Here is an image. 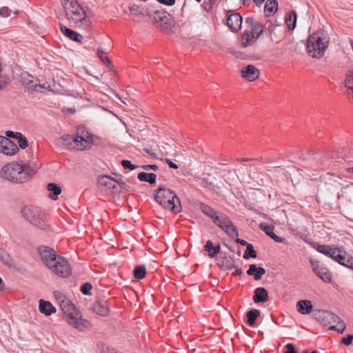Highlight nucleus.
<instances>
[{
  "label": "nucleus",
  "instance_id": "nucleus-1",
  "mask_svg": "<svg viewBox=\"0 0 353 353\" xmlns=\"http://www.w3.org/2000/svg\"><path fill=\"white\" fill-rule=\"evenodd\" d=\"M37 163L33 161H14L4 165L0 170V178L12 183L28 181L38 171Z\"/></svg>",
  "mask_w": 353,
  "mask_h": 353
},
{
  "label": "nucleus",
  "instance_id": "nucleus-2",
  "mask_svg": "<svg viewBox=\"0 0 353 353\" xmlns=\"http://www.w3.org/2000/svg\"><path fill=\"white\" fill-rule=\"evenodd\" d=\"M100 141L99 137L91 133L89 130L83 126H79L74 137L64 134L59 138V143L66 149L83 151L90 149L94 144H98Z\"/></svg>",
  "mask_w": 353,
  "mask_h": 353
},
{
  "label": "nucleus",
  "instance_id": "nucleus-3",
  "mask_svg": "<svg viewBox=\"0 0 353 353\" xmlns=\"http://www.w3.org/2000/svg\"><path fill=\"white\" fill-rule=\"evenodd\" d=\"M41 261L52 272L61 277H68L72 272L68 261L49 247L42 245L39 248Z\"/></svg>",
  "mask_w": 353,
  "mask_h": 353
},
{
  "label": "nucleus",
  "instance_id": "nucleus-4",
  "mask_svg": "<svg viewBox=\"0 0 353 353\" xmlns=\"http://www.w3.org/2000/svg\"><path fill=\"white\" fill-rule=\"evenodd\" d=\"M70 24L89 32L92 27L91 17L86 14L77 0H61Z\"/></svg>",
  "mask_w": 353,
  "mask_h": 353
},
{
  "label": "nucleus",
  "instance_id": "nucleus-5",
  "mask_svg": "<svg viewBox=\"0 0 353 353\" xmlns=\"http://www.w3.org/2000/svg\"><path fill=\"white\" fill-rule=\"evenodd\" d=\"M59 306L69 325L79 331L90 330L92 327L91 323L86 319H82L80 312L77 311L74 305L68 299H66L65 301H61Z\"/></svg>",
  "mask_w": 353,
  "mask_h": 353
},
{
  "label": "nucleus",
  "instance_id": "nucleus-6",
  "mask_svg": "<svg viewBox=\"0 0 353 353\" xmlns=\"http://www.w3.org/2000/svg\"><path fill=\"white\" fill-rule=\"evenodd\" d=\"M329 38L323 32H314L307 39V53L314 58L322 57L329 46Z\"/></svg>",
  "mask_w": 353,
  "mask_h": 353
},
{
  "label": "nucleus",
  "instance_id": "nucleus-7",
  "mask_svg": "<svg viewBox=\"0 0 353 353\" xmlns=\"http://www.w3.org/2000/svg\"><path fill=\"white\" fill-rule=\"evenodd\" d=\"M22 216L31 225L39 230H48L50 229L44 212L37 206L27 205L21 209Z\"/></svg>",
  "mask_w": 353,
  "mask_h": 353
},
{
  "label": "nucleus",
  "instance_id": "nucleus-8",
  "mask_svg": "<svg viewBox=\"0 0 353 353\" xmlns=\"http://www.w3.org/2000/svg\"><path fill=\"white\" fill-rule=\"evenodd\" d=\"M156 201L163 208L175 213L180 212L181 205L179 198L170 189L159 188L155 194Z\"/></svg>",
  "mask_w": 353,
  "mask_h": 353
},
{
  "label": "nucleus",
  "instance_id": "nucleus-9",
  "mask_svg": "<svg viewBox=\"0 0 353 353\" xmlns=\"http://www.w3.org/2000/svg\"><path fill=\"white\" fill-rule=\"evenodd\" d=\"M20 81L26 88L37 92L43 93L47 91H52L50 84H41L38 82V80L34 79L32 75L26 72H21L20 75Z\"/></svg>",
  "mask_w": 353,
  "mask_h": 353
},
{
  "label": "nucleus",
  "instance_id": "nucleus-10",
  "mask_svg": "<svg viewBox=\"0 0 353 353\" xmlns=\"http://www.w3.org/2000/svg\"><path fill=\"white\" fill-rule=\"evenodd\" d=\"M320 318L322 323L326 326L330 325L329 329L336 330L340 333H343L345 330V324L340 317L334 313L328 311H323L321 313Z\"/></svg>",
  "mask_w": 353,
  "mask_h": 353
},
{
  "label": "nucleus",
  "instance_id": "nucleus-11",
  "mask_svg": "<svg viewBox=\"0 0 353 353\" xmlns=\"http://www.w3.org/2000/svg\"><path fill=\"white\" fill-rule=\"evenodd\" d=\"M118 187L119 183L109 176L104 175L98 179V188L104 194H113Z\"/></svg>",
  "mask_w": 353,
  "mask_h": 353
},
{
  "label": "nucleus",
  "instance_id": "nucleus-12",
  "mask_svg": "<svg viewBox=\"0 0 353 353\" xmlns=\"http://www.w3.org/2000/svg\"><path fill=\"white\" fill-rule=\"evenodd\" d=\"M214 223L225 231V232L232 238L239 236L236 226L234 225L231 220L226 215L218 216V221Z\"/></svg>",
  "mask_w": 353,
  "mask_h": 353
},
{
  "label": "nucleus",
  "instance_id": "nucleus-13",
  "mask_svg": "<svg viewBox=\"0 0 353 353\" xmlns=\"http://www.w3.org/2000/svg\"><path fill=\"white\" fill-rule=\"evenodd\" d=\"M154 23L157 28L167 32L170 27L172 20L165 13L157 12L154 17Z\"/></svg>",
  "mask_w": 353,
  "mask_h": 353
},
{
  "label": "nucleus",
  "instance_id": "nucleus-14",
  "mask_svg": "<svg viewBox=\"0 0 353 353\" xmlns=\"http://www.w3.org/2000/svg\"><path fill=\"white\" fill-rule=\"evenodd\" d=\"M19 151L18 146L8 138L3 137L0 143V153L7 156H13Z\"/></svg>",
  "mask_w": 353,
  "mask_h": 353
},
{
  "label": "nucleus",
  "instance_id": "nucleus-15",
  "mask_svg": "<svg viewBox=\"0 0 353 353\" xmlns=\"http://www.w3.org/2000/svg\"><path fill=\"white\" fill-rule=\"evenodd\" d=\"M227 25L232 32L238 31L242 25V17L237 12H228Z\"/></svg>",
  "mask_w": 353,
  "mask_h": 353
},
{
  "label": "nucleus",
  "instance_id": "nucleus-16",
  "mask_svg": "<svg viewBox=\"0 0 353 353\" xmlns=\"http://www.w3.org/2000/svg\"><path fill=\"white\" fill-rule=\"evenodd\" d=\"M241 77L245 79L253 81L259 77V70L252 65H248L241 70Z\"/></svg>",
  "mask_w": 353,
  "mask_h": 353
},
{
  "label": "nucleus",
  "instance_id": "nucleus-17",
  "mask_svg": "<svg viewBox=\"0 0 353 353\" xmlns=\"http://www.w3.org/2000/svg\"><path fill=\"white\" fill-rule=\"evenodd\" d=\"M336 261L342 265L353 270V257L343 250H341L339 254L336 256Z\"/></svg>",
  "mask_w": 353,
  "mask_h": 353
},
{
  "label": "nucleus",
  "instance_id": "nucleus-18",
  "mask_svg": "<svg viewBox=\"0 0 353 353\" xmlns=\"http://www.w3.org/2000/svg\"><path fill=\"white\" fill-rule=\"evenodd\" d=\"M94 312L102 316H106L109 314V307L104 300L97 301L93 305Z\"/></svg>",
  "mask_w": 353,
  "mask_h": 353
},
{
  "label": "nucleus",
  "instance_id": "nucleus-19",
  "mask_svg": "<svg viewBox=\"0 0 353 353\" xmlns=\"http://www.w3.org/2000/svg\"><path fill=\"white\" fill-rule=\"evenodd\" d=\"M60 29L61 30V32L71 40L79 43L82 42L83 37L77 32L71 30L61 24L60 25Z\"/></svg>",
  "mask_w": 353,
  "mask_h": 353
},
{
  "label": "nucleus",
  "instance_id": "nucleus-20",
  "mask_svg": "<svg viewBox=\"0 0 353 353\" xmlns=\"http://www.w3.org/2000/svg\"><path fill=\"white\" fill-rule=\"evenodd\" d=\"M252 299L255 303H265L268 300V292L264 288H257L254 290V294Z\"/></svg>",
  "mask_w": 353,
  "mask_h": 353
},
{
  "label": "nucleus",
  "instance_id": "nucleus-21",
  "mask_svg": "<svg viewBox=\"0 0 353 353\" xmlns=\"http://www.w3.org/2000/svg\"><path fill=\"white\" fill-rule=\"evenodd\" d=\"M297 311L301 314H309L312 311V304L309 300H301L296 303Z\"/></svg>",
  "mask_w": 353,
  "mask_h": 353
},
{
  "label": "nucleus",
  "instance_id": "nucleus-22",
  "mask_svg": "<svg viewBox=\"0 0 353 353\" xmlns=\"http://www.w3.org/2000/svg\"><path fill=\"white\" fill-rule=\"evenodd\" d=\"M39 310L41 313L44 314L46 316H50L57 311L55 307L53 306L51 303L42 299L39 301Z\"/></svg>",
  "mask_w": 353,
  "mask_h": 353
},
{
  "label": "nucleus",
  "instance_id": "nucleus-23",
  "mask_svg": "<svg viewBox=\"0 0 353 353\" xmlns=\"http://www.w3.org/2000/svg\"><path fill=\"white\" fill-rule=\"evenodd\" d=\"M259 228L265 232V234L277 243H283L285 239L279 236L273 232V227L265 223H261Z\"/></svg>",
  "mask_w": 353,
  "mask_h": 353
},
{
  "label": "nucleus",
  "instance_id": "nucleus-24",
  "mask_svg": "<svg viewBox=\"0 0 353 353\" xmlns=\"http://www.w3.org/2000/svg\"><path fill=\"white\" fill-rule=\"evenodd\" d=\"M215 180V176H200V185L210 190L216 191L219 187L214 184Z\"/></svg>",
  "mask_w": 353,
  "mask_h": 353
},
{
  "label": "nucleus",
  "instance_id": "nucleus-25",
  "mask_svg": "<svg viewBox=\"0 0 353 353\" xmlns=\"http://www.w3.org/2000/svg\"><path fill=\"white\" fill-rule=\"evenodd\" d=\"M248 275L254 276L255 280H259L265 274V270L262 267H257L256 265H250L247 271Z\"/></svg>",
  "mask_w": 353,
  "mask_h": 353
},
{
  "label": "nucleus",
  "instance_id": "nucleus-26",
  "mask_svg": "<svg viewBox=\"0 0 353 353\" xmlns=\"http://www.w3.org/2000/svg\"><path fill=\"white\" fill-rule=\"evenodd\" d=\"M200 210H201L205 215L212 219L213 222L218 221L217 212L212 207L205 203H200Z\"/></svg>",
  "mask_w": 353,
  "mask_h": 353
},
{
  "label": "nucleus",
  "instance_id": "nucleus-27",
  "mask_svg": "<svg viewBox=\"0 0 353 353\" xmlns=\"http://www.w3.org/2000/svg\"><path fill=\"white\" fill-rule=\"evenodd\" d=\"M345 85L347 88V94L353 101V70L348 71L346 74Z\"/></svg>",
  "mask_w": 353,
  "mask_h": 353
},
{
  "label": "nucleus",
  "instance_id": "nucleus-28",
  "mask_svg": "<svg viewBox=\"0 0 353 353\" xmlns=\"http://www.w3.org/2000/svg\"><path fill=\"white\" fill-rule=\"evenodd\" d=\"M220 249L221 247L219 244L215 245L211 241H208L204 246V250L208 252V255L210 258L216 255L220 252Z\"/></svg>",
  "mask_w": 353,
  "mask_h": 353
},
{
  "label": "nucleus",
  "instance_id": "nucleus-29",
  "mask_svg": "<svg viewBox=\"0 0 353 353\" xmlns=\"http://www.w3.org/2000/svg\"><path fill=\"white\" fill-rule=\"evenodd\" d=\"M47 190L49 191V197L52 200L57 199L58 196L61 193V188L56 183H49L47 186Z\"/></svg>",
  "mask_w": 353,
  "mask_h": 353
},
{
  "label": "nucleus",
  "instance_id": "nucleus-30",
  "mask_svg": "<svg viewBox=\"0 0 353 353\" xmlns=\"http://www.w3.org/2000/svg\"><path fill=\"white\" fill-rule=\"evenodd\" d=\"M138 179L141 181H146L150 184H154L156 182L157 175L154 173L142 172L138 174Z\"/></svg>",
  "mask_w": 353,
  "mask_h": 353
},
{
  "label": "nucleus",
  "instance_id": "nucleus-31",
  "mask_svg": "<svg viewBox=\"0 0 353 353\" xmlns=\"http://www.w3.org/2000/svg\"><path fill=\"white\" fill-rule=\"evenodd\" d=\"M278 8V3L276 0H268L265 4V12L268 15L273 14Z\"/></svg>",
  "mask_w": 353,
  "mask_h": 353
},
{
  "label": "nucleus",
  "instance_id": "nucleus-32",
  "mask_svg": "<svg viewBox=\"0 0 353 353\" xmlns=\"http://www.w3.org/2000/svg\"><path fill=\"white\" fill-rule=\"evenodd\" d=\"M217 174L216 169L208 163H204L201 176H215Z\"/></svg>",
  "mask_w": 353,
  "mask_h": 353
},
{
  "label": "nucleus",
  "instance_id": "nucleus-33",
  "mask_svg": "<svg viewBox=\"0 0 353 353\" xmlns=\"http://www.w3.org/2000/svg\"><path fill=\"white\" fill-rule=\"evenodd\" d=\"M328 177L326 179V183L330 185L335 186L336 188L341 187L343 181L342 178L336 175H331L327 174Z\"/></svg>",
  "mask_w": 353,
  "mask_h": 353
},
{
  "label": "nucleus",
  "instance_id": "nucleus-34",
  "mask_svg": "<svg viewBox=\"0 0 353 353\" xmlns=\"http://www.w3.org/2000/svg\"><path fill=\"white\" fill-rule=\"evenodd\" d=\"M296 14L294 11L290 13L285 19L286 25L290 30H293L296 26Z\"/></svg>",
  "mask_w": 353,
  "mask_h": 353
},
{
  "label": "nucleus",
  "instance_id": "nucleus-35",
  "mask_svg": "<svg viewBox=\"0 0 353 353\" xmlns=\"http://www.w3.org/2000/svg\"><path fill=\"white\" fill-rule=\"evenodd\" d=\"M260 311L256 309H253L248 312V323L252 326L255 323L256 319L259 316Z\"/></svg>",
  "mask_w": 353,
  "mask_h": 353
},
{
  "label": "nucleus",
  "instance_id": "nucleus-36",
  "mask_svg": "<svg viewBox=\"0 0 353 353\" xmlns=\"http://www.w3.org/2000/svg\"><path fill=\"white\" fill-rule=\"evenodd\" d=\"M263 32V25L260 22H256L252 29V37L257 39L261 34Z\"/></svg>",
  "mask_w": 353,
  "mask_h": 353
},
{
  "label": "nucleus",
  "instance_id": "nucleus-37",
  "mask_svg": "<svg viewBox=\"0 0 353 353\" xmlns=\"http://www.w3.org/2000/svg\"><path fill=\"white\" fill-rule=\"evenodd\" d=\"M316 274L325 283H330L332 281L331 275L326 268H323Z\"/></svg>",
  "mask_w": 353,
  "mask_h": 353
},
{
  "label": "nucleus",
  "instance_id": "nucleus-38",
  "mask_svg": "<svg viewBox=\"0 0 353 353\" xmlns=\"http://www.w3.org/2000/svg\"><path fill=\"white\" fill-rule=\"evenodd\" d=\"M145 274H146V269L144 265L137 266L134 270V276L137 279H142L145 276Z\"/></svg>",
  "mask_w": 353,
  "mask_h": 353
},
{
  "label": "nucleus",
  "instance_id": "nucleus-39",
  "mask_svg": "<svg viewBox=\"0 0 353 353\" xmlns=\"http://www.w3.org/2000/svg\"><path fill=\"white\" fill-rule=\"evenodd\" d=\"M219 265L225 270L230 269L233 266V260L231 257H224L219 262Z\"/></svg>",
  "mask_w": 353,
  "mask_h": 353
},
{
  "label": "nucleus",
  "instance_id": "nucleus-40",
  "mask_svg": "<svg viewBox=\"0 0 353 353\" xmlns=\"http://www.w3.org/2000/svg\"><path fill=\"white\" fill-rule=\"evenodd\" d=\"M0 260L7 265L10 266L12 264L10 255L2 249H0Z\"/></svg>",
  "mask_w": 353,
  "mask_h": 353
},
{
  "label": "nucleus",
  "instance_id": "nucleus-41",
  "mask_svg": "<svg viewBox=\"0 0 353 353\" xmlns=\"http://www.w3.org/2000/svg\"><path fill=\"white\" fill-rule=\"evenodd\" d=\"M252 39L254 38L252 37V34H250L248 32H245L241 37L242 46L243 48L248 46Z\"/></svg>",
  "mask_w": 353,
  "mask_h": 353
},
{
  "label": "nucleus",
  "instance_id": "nucleus-42",
  "mask_svg": "<svg viewBox=\"0 0 353 353\" xmlns=\"http://www.w3.org/2000/svg\"><path fill=\"white\" fill-rule=\"evenodd\" d=\"M256 252L254 250L252 245L248 244L243 257L245 259H248L249 257L256 258Z\"/></svg>",
  "mask_w": 353,
  "mask_h": 353
},
{
  "label": "nucleus",
  "instance_id": "nucleus-43",
  "mask_svg": "<svg viewBox=\"0 0 353 353\" xmlns=\"http://www.w3.org/2000/svg\"><path fill=\"white\" fill-rule=\"evenodd\" d=\"M97 56L100 59V60L103 62V64L106 65H110V61L109 58L106 56L105 53L103 50L99 48L97 50Z\"/></svg>",
  "mask_w": 353,
  "mask_h": 353
},
{
  "label": "nucleus",
  "instance_id": "nucleus-44",
  "mask_svg": "<svg viewBox=\"0 0 353 353\" xmlns=\"http://www.w3.org/2000/svg\"><path fill=\"white\" fill-rule=\"evenodd\" d=\"M17 144L21 149H25L28 146L27 139L21 133V136L17 139Z\"/></svg>",
  "mask_w": 353,
  "mask_h": 353
},
{
  "label": "nucleus",
  "instance_id": "nucleus-45",
  "mask_svg": "<svg viewBox=\"0 0 353 353\" xmlns=\"http://www.w3.org/2000/svg\"><path fill=\"white\" fill-rule=\"evenodd\" d=\"M92 285L89 283H83L81 286V292L85 295L90 294V291L92 290Z\"/></svg>",
  "mask_w": 353,
  "mask_h": 353
},
{
  "label": "nucleus",
  "instance_id": "nucleus-46",
  "mask_svg": "<svg viewBox=\"0 0 353 353\" xmlns=\"http://www.w3.org/2000/svg\"><path fill=\"white\" fill-rule=\"evenodd\" d=\"M340 250L341 249L338 248L331 247L329 251V254H327V256L332 258L334 261H336V256L339 254Z\"/></svg>",
  "mask_w": 353,
  "mask_h": 353
},
{
  "label": "nucleus",
  "instance_id": "nucleus-47",
  "mask_svg": "<svg viewBox=\"0 0 353 353\" xmlns=\"http://www.w3.org/2000/svg\"><path fill=\"white\" fill-rule=\"evenodd\" d=\"M332 246H327V245H319L316 247V250L320 252V253H322L326 256H327V254H329V251L330 250Z\"/></svg>",
  "mask_w": 353,
  "mask_h": 353
},
{
  "label": "nucleus",
  "instance_id": "nucleus-48",
  "mask_svg": "<svg viewBox=\"0 0 353 353\" xmlns=\"http://www.w3.org/2000/svg\"><path fill=\"white\" fill-rule=\"evenodd\" d=\"M130 10L135 15H141L143 14L142 8L140 6L135 4L130 7Z\"/></svg>",
  "mask_w": 353,
  "mask_h": 353
},
{
  "label": "nucleus",
  "instance_id": "nucleus-49",
  "mask_svg": "<svg viewBox=\"0 0 353 353\" xmlns=\"http://www.w3.org/2000/svg\"><path fill=\"white\" fill-rule=\"evenodd\" d=\"M11 10L6 6H3L0 8V17H8L11 14Z\"/></svg>",
  "mask_w": 353,
  "mask_h": 353
},
{
  "label": "nucleus",
  "instance_id": "nucleus-50",
  "mask_svg": "<svg viewBox=\"0 0 353 353\" xmlns=\"http://www.w3.org/2000/svg\"><path fill=\"white\" fill-rule=\"evenodd\" d=\"M352 188H353V185H347L342 188L341 192L338 193V198L339 199L340 197L343 196V193L352 192Z\"/></svg>",
  "mask_w": 353,
  "mask_h": 353
},
{
  "label": "nucleus",
  "instance_id": "nucleus-51",
  "mask_svg": "<svg viewBox=\"0 0 353 353\" xmlns=\"http://www.w3.org/2000/svg\"><path fill=\"white\" fill-rule=\"evenodd\" d=\"M121 165L124 168L129 169L130 170H132L136 168V165L132 164L131 161L128 160H123L121 161Z\"/></svg>",
  "mask_w": 353,
  "mask_h": 353
},
{
  "label": "nucleus",
  "instance_id": "nucleus-52",
  "mask_svg": "<svg viewBox=\"0 0 353 353\" xmlns=\"http://www.w3.org/2000/svg\"><path fill=\"white\" fill-rule=\"evenodd\" d=\"M54 296L58 301L59 304L61 303V301H65L67 299L66 296L60 292H54Z\"/></svg>",
  "mask_w": 353,
  "mask_h": 353
},
{
  "label": "nucleus",
  "instance_id": "nucleus-53",
  "mask_svg": "<svg viewBox=\"0 0 353 353\" xmlns=\"http://www.w3.org/2000/svg\"><path fill=\"white\" fill-rule=\"evenodd\" d=\"M286 350L284 353H299L298 350L295 349L294 346L292 343H288L285 345Z\"/></svg>",
  "mask_w": 353,
  "mask_h": 353
},
{
  "label": "nucleus",
  "instance_id": "nucleus-54",
  "mask_svg": "<svg viewBox=\"0 0 353 353\" xmlns=\"http://www.w3.org/2000/svg\"><path fill=\"white\" fill-rule=\"evenodd\" d=\"M9 83V78L3 76H0V90L3 89L6 86V85L8 84Z\"/></svg>",
  "mask_w": 353,
  "mask_h": 353
},
{
  "label": "nucleus",
  "instance_id": "nucleus-55",
  "mask_svg": "<svg viewBox=\"0 0 353 353\" xmlns=\"http://www.w3.org/2000/svg\"><path fill=\"white\" fill-rule=\"evenodd\" d=\"M6 135L8 137L13 138V139H17L18 137H19V136H21V133L20 132H13V131H6Z\"/></svg>",
  "mask_w": 353,
  "mask_h": 353
},
{
  "label": "nucleus",
  "instance_id": "nucleus-56",
  "mask_svg": "<svg viewBox=\"0 0 353 353\" xmlns=\"http://www.w3.org/2000/svg\"><path fill=\"white\" fill-rule=\"evenodd\" d=\"M353 341V335L349 334L347 337H344L342 339V343L346 345H348L352 343Z\"/></svg>",
  "mask_w": 353,
  "mask_h": 353
},
{
  "label": "nucleus",
  "instance_id": "nucleus-57",
  "mask_svg": "<svg viewBox=\"0 0 353 353\" xmlns=\"http://www.w3.org/2000/svg\"><path fill=\"white\" fill-rule=\"evenodd\" d=\"M159 3L166 6H172L175 3L176 0H157Z\"/></svg>",
  "mask_w": 353,
  "mask_h": 353
},
{
  "label": "nucleus",
  "instance_id": "nucleus-58",
  "mask_svg": "<svg viewBox=\"0 0 353 353\" xmlns=\"http://www.w3.org/2000/svg\"><path fill=\"white\" fill-rule=\"evenodd\" d=\"M323 269L318 263H312V270L316 274L319 270Z\"/></svg>",
  "mask_w": 353,
  "mask_h": 353
},
{
  "label": "nucleus",
  "instance_id": "nucleus-59",
  "mask_svg": "<svg viewBox=\"0 0 353 353\" xmlns=\"http://www.w3.org/2000/svg\"><path fill=\"white\" fill-rule=\"evenodd\" d=\"M166 162L169 165V166L172 168H174V169H176L178 168V166L176 164H175L174 163H173L171 160L170 159H166Z\"/></svg>",
  "mask_w": 353,
  "mask_h": 353
},
{
  "label": "nucleus",
  "instance_id": "nucleus-60",
  "mask_svg": "<svg viewBox=\"0 0 353 353\" xmlns=\"http://www.w3.org/2000/svg\"><path fill=\"white\" fill-rule=\"evenodd\" d=\"M143 168L145 170L151 169V170H156L158 168V166L156 165H148L143 166Z\"/></svg>",
  "mask_w": 353,
  "mask_h": 353
},
{
  "label": "nucleus",
  "instance_id": "nucleus-61",
  "mask_svg": "<svg viewBox=\"0 0 353 353\" xmlns=\"http://www.w3.org/2000/svg\"><path fill=\"white\" fill-rule=\"evenodd\" d=\"M236 242L239 243V244H241V245H247L248 246V244L245 240L240 239H237Z\"/></svg>",
  "mask_w": 353,
  "mask_h": 353
},
{
  "label": "nucleus",
  "instance_id": "nucleus-62",
  "mask_svg": "<svg viewBox=\"0 0 353 353\" xmlns=\"http://www.w3.org/2000/svg\"><path fill=\"white\" fill-rule=\"evenodd\" d=\"M255 3H258V4H261L262 3H263V1L265 0H253Z\"/></svg>",
  "mask_w": 353,
  "mask_h": 353
},
{
  "label": "nucleus",
  "instance_id": "nucleus-63",
  "mask_svg": "<svg viewBox=\"0 0 353 353\" xmlns=\"http://www.w3.org/2000/svg\"><path fill=\"white\" fill-rule=\"evenodd\" d=\"M237 161H250L249 159H238Z\"/></svg>",
  "mask_w": 353,
  "mask_h": 353
},
{
  "label": "nucleus",
  "instance_id": "nucleus-64",
  "mask_svg": "<svg viewBox=\"0 0 353 353\" xmlns=\"http://www.w3.org/2000/svg\"><path fill=\"white\" fill-rule=\"evenodd\" d=\"M236 274H242V271L241 270H236Z\"/></svg>",
  "mask_w": 353,
  "mask_h": 353
}]
</instances>
